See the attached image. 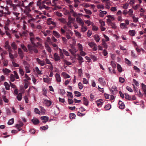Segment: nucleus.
I'll use <instances>...</instances> for the list:
<instances>
[{"instance_id":"11","label":"nucleus","mask_w":146,"mask_h":146,"mask_svg":"<svg viewBox=\"0 0 146 146\" xmlns=\"http://www.w3.org/2000/svg\"><path fill=\"white\" fill-rule=\"evenodd\" d=\"M41 119L43 123H46L48 121V118L46 116H42L41 117Z\"/></svg>"},{"instance_id":"35","label":"nucleus","mask_w":146,"mask_h":146,"mask_svg":"<svg viewBox=\"0 0 146 146\" xmlns=\"http://www.w3.org/2000/svg\"><path fill=\"white\" fill-rule=\"evenodd\" d=\"M98 81L101 84L103 83V84H104V83L105 84V83L104 82V78H99Z\"/></svg>"},{"instance_id":"6","label":"nucleus","mask_w":146,"mask_h":146,"mask_svg":"<svg viewBox=\"0 0 146 146\" xmlns=\"http://www.w3.org/2000/svg\"><path fill=\"white\" fill-rule=\"evenodd\" d=\"M36 60L38 62V64L41 66H43L45 64L44 61L43 60H41L38 58H36Z\"/></svg>"},{"instance_id":"30","label":"nucleus","mask_w":146,"mask_h":146,"mask_svg":"<svg viewBox=\"0 0 146 146\" xmlns=\"http://www.w3.org/2000/svg\"><path fill=\"white\" fill-rule=\"evenodd\" d=\"M19 73L22 76H23L24 75V71L20 67L19 69Z\"/></svg>"},{"instance_id":"37","label":"nucleus","mask_w":146,"mask_h":146,"mask_svg":"<svg viewBox=\"0 0 146 146\" xmlns=\"http://www.w3.org/2000/svg\"><path fill=\"white\" fill-rule=\"evenodd\" d=\"M59 21L65 24L66 23L65 19L63 18H60L59 19Z\"/></svg>"},{"instance_id":"5","label":"nucleus","mask_w":146,"mask_h":146,"mask_svg":"<svg viewBox=\"0 0 146 146\" xmlns=\"http://www.w3.org/2000/svg\"><path fill=\"white\" fill-rule=\"evenodd\" d=\"M53 57L54 59L56 61H58L60 59V57L58 55V54L56 53L54 54Z\"/></svg>"},{"instance_id":"60","label":"nucleus","mask_w":146,"mask_h":146,"mask_svg":"<svg viewBox=\"0 0 146 146\" xmlns=\"http://www.w3.org/2000/svg\"><path fill=\"white\" fill-rule=\"evenodd\" d=\"M111 23L109 25H110L111 26V27H112V28H113V29L116 28L117 27L115 25V24L113 23L112 22L111 23Z\"/></svg>"},{"instance_id":"31","label":"nucleus","mask_w":146,"mask_h":146,"mask_svg":"<svg viewBox=\"0 0 146 146\" xmlns=\"http://www.w3.org/2000/svg\"><path fill=\"white\" fill-rule=\"evenodd\" d=\"M29 65L25 66V68L26 73H30V70H29Z\"/></svg>"},{"instance_id":"21","label":"nucleus","mask_w":146,"mask_h":146,"mask_svg":"<svg viewBox=\"0 0 146 146\" xmlns=\"http://www.w3.org/2000/svg\"><path fill=\"white\" fill-rule=\"evenodd\" d=\"M69 117L70 119H73L75 118L76 115L74 113H70L69 115Z\"/></svg>"},{"instance_id":"12","label":"nucleus","mask_w":146,"mask_h":146,"mask_svg":"<svg viewBox=\"0 0 146 146\" xmlns=\"http://www.w3.org/2000/svg\"><path fill=\"white\" fill-rule=\"evenodd\" d=\"M55 77L57 82H59L61 81V78L59 74L56 73L55 74Z\"/></svg>"},{"instance_id":"10","label":"nucleus","mask_w":146,"mask_h":146,"mask_svg":"<svg viewBox=\"0 0 146 146\" xmlns=\"http://www.w3.org/2000/svg\"><path fill=\"white\" fill-rule=\"evenodd\" d=\"M31 121L34 125H37L39 123V120L36 118H34L31 119Z\"/></svg>"},{"instance_id":"39","label":"nucleus","mask_w":146,"mask_h":146,"mask_svg":"<svg viewBox=\"0 0 146 146\" xmlns=\"http://www.w3.org/2000/svg\"><path fill=\"white\" fill-rule=\"evenodd\" d=\"M111 64L113 68H116V65L114 61H111Z\"/></svg>"},{"instance_id":"29","label":"nucleus","mask_w":146,"mask_h":146,"mask_svg":"<svg viewBox=\"0 0 146 146\" xmlns=\"http://www.w3.org/2000/svg\"><path fill=\"white\" fill-rule=\"evenodd\" d=\"M45 104H46V106H50L52 104V102L50 100H46L45 101Z\"/></svg>"},{"instance_id":"57","label":"nucleus","mask_w":146,"mask_h":146,"mask_svg":"<svg viewBox=\"0 0 146 146\" xmlns=\"http://www.w3.org/2000/svg\"><path fill=\"white\" fill-rule=\"evenodd\" d=\"M67 93L68 94L67 95L68 97H70L71 98H72L73 96L72 93L69 92H67Z\"/></svg>"},{"instance_id":"41","label":"nucleus","mask_w":146,"mask_h":146,"mask_svg":"<svg viewBox=\"0 0 146 146\" xmlns=\"http://www.w3.org/2000/svg\"><path fill=\"white\" fill-rule=\"evenodd\" d=\"M2 98L3 99L4 102L5 103H8L9 102V100L8 99L6 98V97L5 96H2Z\"/></svg>"},{"instance_id":"56","label":"nucleus","mask_w":146,"mask_h":146,"mask_svg":"<svg viewBox=\"0 0 146 146\" xmlns=\"http://www.w3.org/2000/svg\"><path fill=\"white\" fill-rule=\"evenodd\" d=\"M10 79L11 81L12 82L15 80L13 74H11L10 75Z\"/></svg>"},{"instance_id":"36","label":"nucleus","mask_w":146,"mask_h":146,"mask_svg":"<svg viewBox=\"0 0 146 146\" xmlns=\"http://www.w3.org/2000/svg\"><path fill=\"white\" fill-rule=\"evenodd\" d=\"M125 98L127 100H131V98L130 96L128 94H125Z\"/></svg>"},{"instance_id":"44","label":"nucleus","mask_w":146,"mask_h":146,"mask_svg":"<svg viewBox=\"0 0 146 146\" xmlns=\"http://www.w3.org/2000/svg\"><path fill=\"white\" fill-rule=\"evenodd\" d=\"M81 15V14L80 13H77L76 12H75V11L74 12L72 13V16L75 17H78V15Z\"/></svg>"},{"instance_id":"45","label":"nucleus","mask_w":146,"mask_h":146,"mask_svg":"<svg viewBox=\"0 0 146 146\" xmlns=\"http://www.w3.org/2000/svg\"><path fill=\"white\" fill-rule=\"evenodd\" d=\"M97 7L98 9H104V7L102 5L99 4L97 5Z\"/></svg>"},{"instance_id":"16","label":"nucleus","mask_w":146,"mask_h":146,"mask_svg":"<svg viewBox=\"0 0 146 146\" xmlns=\"http://www.w3.org/2000/svg\"><path fill=\"white\" fill-rule=\"evenodd\" d=\"M17 98L19 101H21L22 98V94L21 93H19L17 96Z\"/></svg>"},{"instance_id":"1","label":"nucleus","mask_w":146,"mask_h":146,"mask_svg":"<svg viewBox=\"0 0 146 146\" xmlns=\"http://www.w3.org/2000/svg\"><path fill=\"white\" fill-rule=\"evenodd\" d=\"M31 42L33 45H31L30 44L28 45L27 47L29 51V53L32 54L33 53V52L35 53H37L38 52V50L37 48H36V47L35 46L36 45H35V43H34L33 42L32 40V38H31Z\"/></svg>"},{"instance_id":"20","label":"nucleus","mask_w":146,"mask_h":146,"mask_svg":"<svg viewBox=\"0 0 146 146\" xmlns=\"http://www.w3.org/2000/svg\"><path fill=\"white\" fill-rule=\"evenodd\" d=\"M3 72L5 74H7L11 72L10 70L7 68H5L3 70Z\"/></svg>"},{"instance_id":"59","label":"nucleus","mask_w":146,"mask_h":146,"mask_svg":"<svg viewBox=\"0 0 146 146\" xmlns=\"http://www.w3.org/2000/svg\"><path fill=\"white\" fill-rule=\"evenodd\" d=\"M125 81L124 79L121 77H120L119 78V81L121 83H123Z\"/></svg>"},{"instance_id":"51","label":"nucleus","mask_w":146,"mask_h":146,"mask_svg":"<svg viewBox=\"0 0 146 146\" xmlns=\"http://www.w3.org/2000/svg\"><path fill=\"white\" fill-rule=\"evenodd\" d=\"M63 61L64 63L67 65H70L71 64V63L70 62L67 61L66 60H64Z\"/></svg>"},{"instance_id":"43","label":"nucleus","mask_w":146,"mask_h":146,"mask_svg":"<svg viewBox=\"0 0 146 146\" xmlns=\"http://www.w3.org/2000/svg\"><path fill=\"white\" fill-rule=\"evenodd\" d=\"M35 69L36 72L38 74H42V73L41 71L39 70V69L37 67H36Z\"/></svg>"},{"instance_id":"34","label":"nucleus","mask_w":146,"mask_h":146,"mask_svg":"<svg viewBox=\"0 0 146 146\" xmlns=\"http://www.w3.org/2000/svg\"><path fill=\"white\" fill-rule=\"evenodd\" d=\"M31 11H29L27 10V9H25L24 11V13L26 14V15L28 17L30 16H31V15L29 13V12Z\"/></svg>"},{"instance_id":"7","label":"nucleus","mask_w":146,"mask_h":146,"mask_svg":"<svg viewBox=\"0 0 146 146\" xmlns=\"http://www.w3.org/2000/svg\"><path fill=\"white\" fill-rule=\"evenodd\" d=\"M18 53L21 59H23L24 57L23 52L20 48L18 49Z\"/></svg>"},{"instance_id":"58","label":"nucleus","mask_w":146,"mask_h":146,"mask_svg":"<svg viewBox=\"0 0 146 146\" xmlns=\"http://www.w3.org/2000/svg\"><path fill=\"white\" fill-rule=\"evenodd\" d=\"M88 81L85 78H84L83 80V83L84 84H87Z\"/></svg>"},{"instance_id":"15","label":"nucleus","mask_w":146,"mask_h":146,"mask_svg":"<svg viewBox=\"0 0 146 146\" xmlns=\"http://www.w3.org/2000/svg\"><path fill=\"white\" fill-rule=\"evenodd\" d=\"M129 35L131 36H134L135 34V31L134 30H130L129 31Z\"/></svg>"},{"instance_id":"18","label":"nucleus","mask_w":146,"mask_h":146,"mask_svg":"<svg viewBox=\"0 0 146 146\" xmlns=\"http://www.w3.org/2000/svg\"><path fill=\"white\" fill-rule=\"evenodd\" d=\"M28 31H24L22 33H20V35L21 37H22L23 36H27V35H28L27 34V33L28 32Z\"/></svg>"},{"instance_id":"2","label":"nucleus","mask_w":146,"mask_h":146,"mask_svg":"<svg viewBox=\"0 0 146 146\" xmlns=\"http://www.w3.org/2000/svg\"><path fill=\"white\" fill-rule=\"evenodd\" d=\"M14 2L17 3V5L18 7H24L25 8L26 6L25 5L28 3L27 0H15Z\"/></svg>"},{"instance_id":"14","label":"nucleus","mask_w":146,"mask_h":146,"mask_svg":"<svg viewBox=\"0 0 146 146\" xmlns=\"http://www.w3.org/2000/svg\"><path fill=\"white\" fill-rule=\"evenodd\" d=\"M53 34L57 38H59L60 36V34L56 31H53Z\"/></svg>"},{"instance_id":"3","label":"nucleus","mask_w":146,"mask_h":146,"mask_svg":"<svg viewBox=\"0 0 146 146\" xmlns=\"http://www.w3.org/2000/svg\"><path fill=\"white\" fill-rule=\"evenodd\" d=\"M34 4V3L33 1L29 3L28 5L25 7V9L29 11H31V7L33 6Z\"/></svg>"},{"instance_id":"8","label":"nucleus","mask_w":146,"mask_h":146,"mask_svg":"<svg viewBox=\"0 0 146 146\" xmlns=\"http://www.w3.org/2000/svg\"><path fill=\"white\" fill-rule=\"evenodd\" d=\"M76 21L77 23L81 25V26L84 25V23L82 20L79 17L76 18Z\"/></svg>"},{"instance_id":"63","label":"nucleus","mask_w":146,"mask_h":146,"mask_svg":"<svg viewBox=\"0 0 146 146\" xmlns=\"http://www.w3.org/2000/svg\"><path fill=\"white\" fill-rule=\"evenodd\" d=\"M7 5H10L11 7L12 5L13 4L12 3V1L10 0L7 1Z\"/></svg>"},{"instance_id":"52","label":"nucleus","mask_w":146,"mask_h":146,"mask_svg":"<svg viewBox=\"0 0 146 146\" xmlns=\"http://www.w3.org/2000/svg\"><path fill=\"white\" fill-rule=\"evenodd\" d=\"M25 78L27 79V80L25 79L24 80L25 82H26L27 81V80H29L30 79V78L28 76L27 74H25Z\"/></svg>"},{"instance_id":"28","label":"nucleus","mask_w":146,"mask_h":146,"mask_svg":"<svg viewBox=\"0 0 146 146\" xmlns=\"http://www.w3.org/2000/svg\"><path fill=\"white\" fill-rule=\"evenodd\" d=\"M111 107V105L110 104H108L105 106L104 108L106 110H109Z\"/></svg>"},{"instance_id":"26","label":"nucleus","mask_w":146,"mask_h":146,"mask_svg":"<svg viewBox=\"0 0 146 146\" xmlns=\"http://www.w3.org/2000/svg\"><path fill=\"white\" fill-rule=\"evenodd\" d=\"M84 11L86 12V13L87 14L90 15L92 14L91 11L90 10H88L87 9H84Z\"/></svg>"},{"instance_id":"27","label":"nucleus","mask_w":146,"mask_h":146,"mask_svg":"<svg viewBox=\"0 0 146 146\" xmlns=\"http://www.w3.org/2000/svg\"><path fill=\"white\" fill-rule=\"evenodd\" d=\"M74 93L75 94V96H76L79 97L81 96V94L78 91H75L74 92Z\"/></svg>"},{"instance_id":"22","label":"nucleus","mask_w":146,"mask_h":146,"mask_svg":"<svg viewBox=\"0 0 146 146\" xmlns=\"http://www.w3.org/2000/svg\"><path fill=\"white\" fill-rule=\"evenodd\" d=\"M11 46L15 50L17 49V45L15 42H13L11 44Z\"/></svg>"},{"instance_id":"49","label":"nucleus","mask_w":146,"mask_h":146,"mask_svg":"<svg viewBox=\"0 0 146 146\" xmlns=\"http://www.w3.org/2000/svg\"><path fill=\"white\" fill-rule=\"evenodd\" d=\"M78 86L80 90L82 89L83 87V84L81 82H80L78 83Z\"/></svg>"},{"instance_id":"48","label":"nucleus","mask_w":146,"mask_h":146,"mask_svg":"<svg viewBox=\"0 0 146 146\" xmlns=\"http://www.w3.org/2000/svg\"><path fill=\"white\" fill-rule=\"evenodd\" d=\"M126 27V25L124 23H121L120 24V27L122 29L125 28Z\"/></svg>"},{"instance_id":"55","label":"nucleus","mask_w":146,"mask_h":146,"mask_svg":"<svg viewBox=\"0 0 146 146\" xmlns=\"http://www.w3.org/2000/svg\"><path fill=\"white\" fill-rule=\"evenodd\" d=\"M45 61L46 62V63L47 64H50L52 66V64L51 62H50V60H49L47 58H46V59L45 60Z\"/></svg>"},{"instance_id":"50","label":"nucleus","mask_w":146,"mask_h":146,"mask_svg":"<svg viewBox=\"0 0 146 146\" xmlns=\"http://www.w3.org/2000/svg\"><path fill=\"white\" fill-rule=\"evenodd\" d=\"M78 49L80 51L82 50H83V48L82 45L80 43L78 44Z\"/></svg>"},{"instance_id":"38","label":"nucleus","mask_w":146,"mask_h":146,"mask_svg":"<svg viewBox=\"0 0 146 146\" xmlns=\"http://www.w3.org/2000/svg\"><path fill=\"white\" fill-rule=\"evenodd\" d=\"M96 45V44H95L94 42H92L88 43V45L91 48H93V47H94Z\"/></svg>"},{"instance_id":"4","label":"nucleus","mask_w":146,"mask_h":146,"mask_svg":"<svg viewBox=\"0 0 146 146\" xmlns=\"http://www.w3.org/2000/svg\"><path fill=\"white\" fill-rule=\"evenodd\" d=\"M23 125V123L21 121L19 122V124H16L15 125V127H17L18 130V131H19L21 130V127Z\"/></svg>"},{"instance_id":"9","label":"nucleus","mask_w":146,"mask_h":146,"mask_svg":"<svg viewBox=\"0 0 146 146\" xmlns=\"http://www.w3.org/2000/svg\"><path fill=\"white\" fill-rule=\"evenodd\" d=\"M118 104L119 105V108L121 109L124 108L125 105L124 103L122 101L120 100L118 102Z\"/></svg>"},{"instance_id":"13","label":"nucleus","mask_w":146,"mask_h":146,"mask_svg":"<svg viewBox=\"0 0 146 146\" xmlns=\"http://www.w3.org/2000/svg\"><path fill=\"white\" fill-rule=\"evenodd\" d=\"M100 12L99 16L102 17H103L104 15H106L107 13V12L106 11H102L101 10L100 11Z\"/></svg>"},{"instance_id":"64","label":"nucleus","mask_w":146,"mask_h":146,"mask_svg":"<svg viewBox=\"0 0 146 146\" xmlns=\"http://www.w3.org/2000/svg\"><path fill=\"white\" fill-rule=\"evenodd\" d=\"M141 85L142 86L143 91L146 90V86L143 83H142L141 84Z\"/></svg>"},{"instance_id":"61","label":"nucleus","mask_w":146,"mask_h":146,"mask_svg":"<svg viewBox=\"0 0 146 146\" xmlns=\"http://www.w3.org/2000/svg\"><path fill=\"white\" fill-rule=\"evenodd\" d=\"M99 21L100 23L101 24L102 27H103L105 26V24L104 21L101 20H99Z\"/></svg>"},{"instance_id":"23","label":"nucleus","mask_w":146,"mask_h":146,"mask_svg":"<svg viewBox=\"0 0 146 146\" xmlns=\"http://www.w3.org/2000/svg\"><path fill=\"white\" fill-rule=\"evenodd\" d=\"M21 47L25 52H27V48L23 44H22L21 45Z\"/></svg>"},{"instance_id":"32","label":"nucleus","mask_w":146,"mask_h":146,"mask_svg":"<svg viewBox=\"0 0 146 146\" xmlns=\"http://www.w3.org/2000/svg\"><path fill=\"white\" fill-rule=\"evenodd\" d=\"M14 122V119L12 118L10 119L8 122V124L9 125H11L13 124Z\"/></svg>"},{"instance_id":"25","label":"nucleus","mask_w":146,"mask_h":146,"mask_svg":"<svg viewBox=\"0 0 146 146\" xmlns=\"http://www.w3.org/2000/svg\"><path fill=\"white\" fill-rule=\"evenodd\" d=\"M11 7L12 8L13 11H16L17 10V7H18V6L17 5H15L13 4V5H12L11 6Z\"/></svg>"},{"instance_id":"42","label":"nucleus","mask_w":146,"mask_h":146,"mask_svg":"<svg viewBox=\"0 0 146 146\" xmlns=\"http://www.w3.org/2000/svg\"><path fill=\"white\" fill-rule=\"evenodd\" d=\"M117 68L119 72H121L122 71V68L121 66L119 64H117Z\"/></svg>"},{"instance_id":"40","label":"nucleus","mask_w":146,"mask_h":146,"mask_svg":"<svg viewBox=\"0 0 146 146\" xmlns=\"http://www.w3.org/2000/svg\"><path fill=\"white\" fill-rule=\"evenodd\" d=\"M48 125H46V126H43L41 127H40V129H42L44 130H46L48 128Z\"/></svg>"},{"instance_id":"53","label":"nucleus","mask_w":146,"mask_h":146,"mask_svg":"<svg viewBox=\"0 0 146 146\" xmlns=\"http://www.w3.org/2000/svg\"><path fill=\"white\" fill-rule=\"evenodd\" d=\"M94 38L95 40L97 42H99L100 40V38L98 35H95L94 36Z\"/></svg>"},{"instance_id":"24","label":"nucleus","mask_w":146,"mask_h":146,"mask_svg":"<svg viewBox=\"0 0 146 146\" xmlns=\"http://www.w3.org/2000/svg\"><path fill=\"white\" fill-rule=\"evenodd\" d=\"M81 29L82 32H84L87 31V27H84V25H83L82 26Z\"/></svg>"},{"instance_id":"19","label":"nucleus","mask_w":146,"mask_h":146,"mask_svg":"<svg viewBox=\"0 0 146 146\" xmlns=\"http://www.w3.org/2000/svg\"><path fill=\"white\" fill-rule=\"evenodd\" d=\"M4 85L5 86L6 89L7 90H9L10 89V85L7 82H5L4 83Z\"/></svg>"},{"instance_id":"46","label":"nucleus","mask_w":146,"mask_h":146,"mask_svg":"<svg viewBox=\"0 0 146 146\" xmlns=\"http://www.w3.org/2000/svg\"><path fill=\"white\" fill-rule=\"evenodd\" d=\"M133 11L132 9H129V11H128V13H129V15L130 16L132 15H133Z\"/></svg>"},{"instance_id":"33","label":"nucleus","mask_w":146,"mask_h":146,"mask_svg":"<svg viewBox=\"0 0 146 146\" xmlns=\"http://www.w3.org/2000/svg\"><path fill=\"white\" fill-rule=\"evenodd\" d=\"M45 47L47 51L49 52H51V49L48 45H46Z\"/></svg>"},{"instance_id":"62","label":"nucleus","mask_w":146,"mask_h":146,"mask_svg":"<svg viewBox=\"0 0 146 146\" xmlns=\"http://www.w3.org/2000/svg\"><path fill=\"white\" fill-rule=\"evenodd\" d=\"M69 7L70 8V11L69 12L71 13H72L74 12L73 9V6L72 5H70Z\"/></svg>"},{"instance_id":"54","label":"nucleus","mask_w":146,"mask_h":146,"mask_svg":"<svg viewBox=\"0 0 146 146\" xmlns=\"http://www.w3.org/2000/svg\"><path fill=\"white\" fill-rule=\"evenodd\" d=\"M63 51L64 53L66 56H69V53L65 49H63Z\"/></svg>"},{"instance_id":"17","label":"nucleus","mask_w":146,"mask_h":146,"mask_svg":"<svg viewBox=\"0 0 146 146\" xmlns=\"http://www.w3.org/2000/svg\"><path fill=\"white\" fill-rule=\"evenodd\" d=\"M83 100L84 104L87 106L88 104V102L87 99L85 97H84L83 98Z\"/></svg>"},{"instance_id":"47","label":"nucleus","mask_w":146,"mask_h":146,"mask_svg":"<svg viewBox=\"0 0 146 146\" xmlns=\"http://www.w3.org/2000/svg\"><path fill=\"white\" fill-rule=\"evenodd\" d=\"M13 73L14 74V76L17 79H19V77L17 72L15 71L13 72Z\"/></svg>"}]
</instances>
